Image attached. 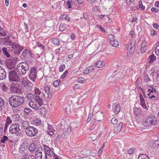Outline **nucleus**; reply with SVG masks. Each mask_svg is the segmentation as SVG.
I'll return each instance as SVG.
<instances>
[{
    "mask_svg": "<svg viewBox=\"0 0 159 159\" xmlns=\"http://www.w3.org/2000/svg\"><path fill=\"white\" fill-rule=\"evenodd\" d=\"M10 105L14 107L21 105L24 102V98L22 97L14 96L9 98Z\"/></svg>",
    "mask_w": 159,
    "mask_h": 159,
    "instance_id": "nucleus-1",
    "label": "nucleus"
},
{
    "mask_svg": "<svg viewBox=\"0 0 159 159\" xmlns=\"http://www.w3.org/2000/svg\"><path fill=\"white\" fill-rule=\"evenodd\" d=\"M29 69L28 64L26 62H22L18 64L16 70L20 75H23L26 74Z\"/></svg>",
    "mask_w": 159,
    "mask_h": 159,
    "instance_id": "nucleus-2",
    "label": "nucleus"
},
{
    "mask_svg": "<svg viewBox=\"0 0 159 159\" xmlns=\"http://www.w3.org/2000/svg\"><path fill=\"white\" fill-rule=\"evenodd\" d=\"M20 81L21 85L25 88L28 91H30L33 89V83L28 80L27 77H22Z\"/></svg>",
    "mask_w": 159,
    "mask_h": 159,
    "instance_id": "nucleus-3",
    "label": "nucleus"
},
{
    "mask_svg": "<svg viewBox=\"0 0 159 159\" xmlns=\"http://www.w3.org/2000/svg\"><path fill=\"white\" fill-rule=\"evenodd\" d=\"M8 43V46H9V48H12V50H14L16 53L17 54H19L23 49V48L21 47L16 43L9 41Z\"/></svg>",
    "mask_w": 159,
    "mask_h": 159,
    "instance_id": "nucleus-4",
    "label": "nucleus"
},
{
    "mask_svg": "<svg viewBox=\"0 0 159 159\" xmlns=\"http://www.w3.org/2000/svg\"><path fill=\"white\" fill-rule=\"evenodd\" d=\"M9 79L11 81L19 82L20 81L19 76L14 70H11L9 72Z\"/></svg>",
    "mask_w": 159,
    "mask_h": 159,
    "instance_id": "nucleus-5",
    "label": "nucleus"
},
{
    "mask_svg": "<svg viewBox=\"0 0 159 159\" xmlns=\"http://www.w3.org/2000/svg\"><path fill=\"white\" fill-rule=\"evenodd\" d=\"M37 71L35 67H33L30 69L28 77L34 82L35 80L37 77Z\"/></svg>",
    "mask_w": 159,
    "mask_h": 159,
    "instance_id": "nucleus-6",
    "label": "nucleus"
},
{
    "mask_svg": "<svg viewBox=\"0 0 159 159\" xmlns=\"http://www.w3.org/2000/svg\"><path fill=\"white\" fill-rule=\"evenodd\" d=\"M43 147L45 152V157L46 159L48 158V156L52 157L53 155H54V157L56 156V155L48 146L44 145Z\"/></svg>",
    "mask_w": 159,
    "mask_h": 159,
    "instance_id": "nucleus-7",
    "label": "nucleus"
},
{
    "mask_svg": "<svg viewBox=\"0 0 159 159\" xmlns=\"http://www.w3.org/2000/svg\"><path fill=\"white\" fill-rule=\"evenodd\" d=\"M145 123L148 125H150L151 124L154 125L157 124V121L155 117H154L153 116H151L147 118Z\"/></svg>",
    "mask_w": 159,
    "mask_h": 159,
    "instance_id": "nucleus-8",
    "label": "nucleus"
},
{
    "mask_svg": "<svg viewBox=\"0 0 159 159\" xmlns=\"http://www.w3.org/2000/svg\"><path fill=\"white\" fill-rule=\"evenodd\" d=\"M43 152V150L42 148H38L35 152V157L36 159H42Z\"/></svg>",
    "mask_w": 159,
    "mask_h": 159,
    "instance_id": "nucleus-9",
    "label": "nucleus"
},
{
    "mask_svg": "<svg viewBox=\"0 0 159 159\" xmlns=\"http://www.w3.org/2000/svg\"><path fill=\"white\" fill-rule=\"evenodd\" d=\"M153 152L157 154L159 153V140L156 141L153 144Z\"/></svg>",
    "mask_w": 159,
    "mask_h": 159,
    "instance_id": "nucleus-10",
    "label": "nucleus"
},
{
    "mask_svg": "<svg viewBox=\"0 0 159 159\" xmlns=\"http://www.w3.org/2000/svg\"><path fill=\"white\" fill-rule=\"evenodd\" d=\"M6 77V73L5 69L0 66V80L5 79Z\"/></svg>",
    "mask_w": 159,
    "mask_h": 159,
    "instance_id": "nucleus-11",
    "label": "nucleus"
},
{
    "mask_svg": "<svg viewBox=\"0 0 159 159\" xmlns=\"http://www.w3.org/2000/svg\"><path fill=\"white\" fill-rule=\"evenodd\" d=\"M34 100L39 106H41L43 104V100L39 95H35Z\"/></svg>",
    "mask_w": 159,
    "mask_h": 159,
    "instance_id": "nucleus-12",
    "label": "nucleus"
},
{
    "mask_svg": "<svg viewBox=\"0 0 159 159\" xmlns=\"http://www.w3.org/2000/svg\"><path fill=\"white\" fill-rule=\"evenodd\" d=\"M37 130H25V132L27 135L32 137L36 134Z\"/></svg>",
    "mask_w": 159,
    "mask_h": 159,
    "instance_id": "nucleus-13",
    "label": "nucleus"
},
{
    "mask_svg": "<svg viewBox=\"0 0 159 159\" xmlns=\"http://www.w3.org/2000/svg\"><path fill=\"white\" fill-rule=\"evenodd\" d=\"M103 114L102 111H98L96 114V120L97 121H100L103 118Z\"/></svg>",
    "mask_w": 159,
    "mask_h": 159,
    "instance_id": "nucleus-14",
    "label": "nucleus"
},
{
    "mask_svg": "<svg viewBox=\"0 0 159 159\" xmlns=\"http://www.w3.org/2000/svg\"><path fill=\"white\" fill-rule=\"evenodd\" d=\"M113 111L116 114H117L120 111V105L116 103H114L112 106Z\"/></svg>",
    "mask_w": 159,
    "mask_h": 159,
    "instance_id": "nucleus-15",
    "label": "nucleus"
},
{
    "mask_svg": "<svg viewBox=\"0 0 159 159\" xmlns=\"http://www.w3.org/2000/svg\"><path fill=\"white\" fill-rule=\"evenodd\" d=\"M44 91L47 95V96L49 98H51L52 97V94L51 93H50V87L48 86H44Z\"/></svg>",
    "mask_w": 159,
    "mask_h": 159,
    "instance_id": "nucleus-16",
    "label": "nucleus"
},
{
    "mask_svg": "<svg viewBox=\"0 0 159 159\" xmlns=\"http://www.w3.org/2000/svg\"><path fill=\"white\" fill-rule=\"evenodd\" d=\"M29 104L30 107L36 110H38L39 108V107L36 105L35 102L33 101H30Z\"/></svg>",
    "mask_w": 159,
    "mask_h": 159,
    "instance_id": "nucleus-17",
    "label": "nucleus"
},
{
    "mask_svg": "<svg viewBox=\"0 0 159 159\" xmlns=\"http://www.w3.org/2000/svg\"><path fill=\"white\" fill-rule=\"evenodd\" d=\"M135 43L134 42L129 43L128 44V47H127L128 50L131 51V52H133L135 49Z\"/></svg>",
    "mask_w": 159,
    "mask_h": 159,
    "instance_id": "nucleus-18",
    "label": "nucleus"
},
{
    "mask_svg": "<svg viewBox=\"0 0 159 159\" xmlns=\"http://www.w3.org/2000/svg\"><path fill=\"white\" fill-rule=\"evenodd\" d=\"M94 67L93 66H91L87 67L84 71V74H87L92 72L94 70Z\"/></svg>",
    "mask_w": 159,
    "mask_h": 159,
    "instance_id": "nucleus-19",
    "label": "nucleus"
},
{
    "mask_svg": "<svg viewBox=\"0 0 159 159\" xmlns=\"http://www.w3.org/2000/svg\"><path fill=\"white\" fill-rule=\"evenodd\" d=\"M147 42L144 41H143L141 44V51L142 53L144 52L147 49Z\"/></svg>",
    "mask_w": 159,
    "mask_h": 159,
    "instance_id": "nucleus-20",
    "label": "nucleus"
},
{
    "mask_svg": "<svg viewBox=\"0 0 159 159\" xmlns=\"http://www.w3.org/2000/svg\"><path fill=\"white\" fill-rule=\"evenodd\" d=\"M29 122L27 121H24L23 122L22 124L23 126L25 127L24 129H36L35 128H34L33 127L31 126H29Z\"/></svg>",
    "mask_w": 159,
    "mask_h": 159,
    "instance_id": "nucleus-21",
    "label": "nucleus"
},
{
    "mask_svg": "<svg viewBox=\"0 0 159 159\" xmlns=\"http://www.w3.org/2000/svg\"><path fill=\"white\" fill-rule=\"evenodd\" d=\"M6 122V123L5 125L4 129H7L8 125L12 122V120L10 117L8 116L7 117Z\"/></svg>",
    "mask_w": 159,
    "mask_h": 159,
    "instance_id": "nucleus-22",
    "label": "nucleus"
},
{
    "mask_svg": "<svg viewBox=\"0 0 159 159\" xmlns=\"http://www.w3.org/2000/svg\"><path fill=\"white\" fill-rule=\"evenodd\" d=\"M110 44L113 46L116 47L119 45V43L117 40L113 39V40H110Z\"/></svg>",
    "mask_w": 159,
    "mask_h": 159,
    "instance_id": "nucleus-23",
    "label": "nucleus"
},
{
    "mask_svg": "<svg viewBox=\"0 0 159 159\" xmlns=\"http://www.w3.org/2000/svg\"><path fill=\"white\" fill-rule=\"evenodd\" d=\"M105 64L104 62L101 61H99L95 63V65L98 68H102L104 66Z\"/></svg>",
    "mask_w": 159,
    "mask_h": 159,
    "instance_id": "nucleus-24",
    "label": "nucleus"
},
{
    "mask_svg": "<svg viewBox=\"0 0 159 159\" xmlns=\"http://www.w3.org/2000/svg\"><path fill=\"white\" fill-rule=\"evenodd\" d=\"M36 145L35 143H32L29 146V150L30 152H33L36 148Z\"/></svg>",
    "mask_w": 159,
    "mask_h": 159,
    "instance_id": "nucleus-25",
    "label": "nucleus"
},
{
    "mask_svg": "<svg viewBox=\"0 0 159 159\" xmlns=\"http://www.w3.org/2000/svg\"><path fill=\"white\" fill-rule=\"evenodd\" d=\"M156 57L153 54L150 56L148 57V61L149 63H152L155 61Z\"/></svg>",
    "mask_w": 159,
    "mask_h": 159,
    "instance_id": "nucleus-26",
    "label": "nucleus"
},
{
    "mask_svg": "<svg viewBox=\"0 0 159 159\" xmlns=\"http://www.w3.org/2000/svg\"><path fill=\"white\" fill-rule=\"evenodd\" d=\"M2 51L4 56H6L7 57H10V55L9 54L8 52V50L6 48H3L2 49Z\"/></svg>",
    "mask_w": 159,
    "mask_h": 159,
    "instance_id": "nucleus-27",
    "label": "nucleus"
},
{
    "mask_svg": "<svg viewBox=\"0 0 159 159\" xmlns=\"http://www.w3.org/2000/svg\"><path fill=\"white\" fill-rule=\"evenodd\" d=\"M74 4L75 2L73 0H72L71 1L68 0L66 3V5L68 6V8H70Z\"/></svg>",
    "mask_w": 159,
    "mask_h": 159,
    "instance_id": "nucleus-28",
    "label": "nucleus"
},
{
    "mask_svg": "<svg viewBox=\"0 0 159 159\" xmlns=\"http://www.w3.org/2000/svg\"><path fill=\"white\" fill-rule=\"evenodd\" d=\"M20 117V116L19 114H14L12 116V119L14 121H18L19 120Z\"/></svg>",
    "mask_w": 159,
    "mask_h": 159,
    "instance_id": "nucleus-29",
    "label": "nucleus"
},
{
    "mask_svg": "<svg viewBox=\"0 0 159 159\" xmlns=\"http://www.w3.org/2000/svg\"><path fill=\"white\" fill-rule=\"evenodd\" d=\"M10 90L12 92H13L14 93H17L18 92V89L15 84L12 85L11 86Z\"/></svg>",
    "mask_w": 159,
    "mask_h": 159,
    "instance_id": "nucleus-30",
    "label": "nucleus"
},
{
    "mask_svg": "<svg viewBox=\"0 0 159 159\" xmlns=\"http://www.w3.org/2000/svg\"><path fill=\"white\" fill-rule=\"evenodd\" d=\"M139 159H149V157L145 154H140L139 155L138 157Z\"/></svg>",
    "mask_w": 159,
    "mask_h": 159,
    "instance_id": "nucleus-31",
    "label": "nucleus"
},
{
    "mask_svg": "<svg viewBox=\"0 0 159 159\" xmlns=\"http://www.w3.org/2000/svg\"><path fill=\"white\" fill-rule=\"evenodd\" d=\"M9 129H20L18 125L16 124L12 125L10 127Z\"/></svg>",
    "mask_w": 159,
    "mask_h": 159,
    "instance_id": "nucleus-32",
    "label": "nucleus"
},
{
    "mask_svg": "<svg viewBox=\"0 0 159 159\" xmlns=\"http://www.w3.org/2000/svg\"><path fill=\"white\" fill-rule=\"evenodd\" d=\"M4 104L3 99L0 97V111L2 110V108Z\"/></svg>",
    "mask_w": 159,
    "mask_h": 159,
    "instance_id": "nucleus-33",
    "label": "nucleus"
},
{
    "mask_svg": "<svg viewBox=\"0 0 159 159\" xmlns=\"http://www.w3.org/2000/svg\"><path fill=\"white\" fill-rule=\"evenodd\" d=\"M34 94L35 95H40L41 93V92L40 90L37 88H34Z\"/></svg>",
    "mask_w": 159,
    "mask_h": 159,
    "instance_id": "nucleus-34",
    "label": "nucleus"
},
{
    "mask_svg": "<svg viewBox=\"0 0 159 159\" xmlns=\"http://www.w3.org/2000/svg\"><path fill=\"white\" fill-rule=\"evenodd\" d=\"M70 128L71 129H74L75 128H78V125L75 122L71 123L70 124Z\"/></svg>",
    "mask_w": 159,
    "mask_h": 159,
    "instance_id": "nucleus-35",
    "label": "nucleus"
},
{
    "mask_svg": "<svg viewBox=\"0 0 159 159\" xmlns=\"http://www.w3.org/2000/svg\"><path fill=\"white\" fill-rule=\"evenodd\" d=\"M26 98L28 99L31 100L34 99V95L31 93H29L26 95Z\"/></svg>",
    "mask_w": 159,
    "mask_h": 159,
    "instance_id": "nucleus-36",
    "label": "nucleus"
},
{
    "mask_svg": "<svg viewBox=\"0 0 159 159\" xmlns=\"http://www.w3.org/2000/svg\"><path fill=\"white\" fill-rule=\"evenodd\" d=\"M66 29L65 25L63 24L60 25L59 27V30L61 31H64Z\"/></svg>",
    "mask_w": 159,
    "mask_h": 159,
    "instance_id": "nucleus-37",
    "label": "nucleus"
},
{
    "mask_svg": "<svg viewBox=\"0 0 159 159\" xmlns=\"http://www.w3.org/2000/svg\"><path fill=\"white\" fill-rule=\"evenodd\" d=\"M96 27L99 30L104 33H105L106 32L105 29L103 28L100 25L97 24L96 25Z\"/></svg>",
    "mask_w": 159,
    "mask_h": 159,
    "instance_id": "nucleus-38",
    "label": "nucleus"
},
{
    "mask_svg": "<svg viewBox=\"0 0 159 159\" xmlns=\"http://www.w3.org/2000/svg\"><path fill=\"white\" fill-rule=\"evenodd\" d=\"M60 82V80H57L54 82L53 85L54 87H57L59 85Z\"/></svg>",
    "mask_w": 159,
    "mask_h": 159,
    "instance_id": "nucleus-39",
    "label": "nucleus"
},
{
    "mask_svg": "<svg viewBox=\"0 0 159 159\" xmlns=\"http://www.w3.org/2000/svg\"><path fill=\"white\" fill-rule=\"evenodd\" d=\"M111 122L113 124L116 125L117 123L118 120L116 118L114 117L111 120Z\"/></svg>",
    "mask_w": 159,
    "mask_h": 159,
    "instance_id": "nucleus-40",
    "label": "nucleus"
},
{
    "mask_svg": "<svg viewBox=\"0 0 159 159\" xmlns=\"http://www.w3.org/2000/svg\"><path fill=\"white\" fill-rule=\"evenodd\" d=\"M52 42L55 44H58L59 42V40L58 39L54 38L52 39Z\"/></svg>",
    "mask_w": 159,
    "mask_h": 159,
    "instance_id": "nucleus-41",
    "label": "nucleus"
},
{
    "mask_svg": "<svg viewBox=\"0 0 159 159\" xmlns=\"http://www.w3.org/2000/svg\"><path fill=\"white\" fill-rule=\"evenodd\" d=\"M144 80L145 82H148L151 81V79L148 77V75H144Z\"/></svg>",
    "mask_w": 159,
    "mask_h": 159,
    "instance_id": "nucleus-42",
    "label": "nucleus"
},
{
    "mask_svg": "<svg viewBox=\"0 0 159 159\" xmlns=\"http://www.w3.org/2000/svg\"><path fill=\"white\" fill-rule=\"evenodd\" d=\"M34 123L35 125L38 126L41 125V121L40 120L36 119L35 120H34Z\"/></svg>",
    "mask_w": 159,
    "mask_h": 159,
    "instance_id": "nucleus-43",
    "label": "nucleus"
},
{
    "mask_svg": "<svg viewBox=\"0 0 159 159\" xmlns=\"http://www.w3.org/2000/svg\"><path fill=\"white\" fill-rule=\"evenodd\" d=\"M139 7L141 9V10H144L145 7L144 6H143L142 4V2L141 1H139Z\"/></svg>",
    "mask_w": 159,
    "mask_h": 159,
    "instance_id": "nucleus-44",
    "label": "nucleus"
},
{
    "mask_svg": "<svg viewBox=\"0 0 159 159\" xmlns=\"http://www.w3.org/2000/svg\"><path fill=\"white\" fill-rule=\"evenodd\" d=\"M9 37H6L5 38H3V39L4 41L5 42V43L7 45H8V42L9 41H10V40H9Z\"/></svg>",
    "mask_w": 159,
    "mask_h": 159,
    "instance_id": "nucleus-45",
    "label": "nucleus"
},
{
    "mask_svg": "<svg viewBox=\"0 0 159 159\" xmlns=\"http://www.w3.org/2000/svg\"><path fill=\"white\" fill-rule=\"evenodd\" d=\"M31 111V109L28 108H25L24 109V112L28 115Z\"/></svg>",
    "mask_w": 159,
    "mask_h": 159,
    "instance_id": "nucleus-46",
    "label": "nucleus"
},
{
    "mask_svg": "<svg viewBox=\"0 0 159 159\" xmlns=\"http://www.w3.org/2000/svg\"><path fill=\"white\" fill-rule=\"evenodd\" d=\"M8 139V137L6 136H4L3 138L1 139V141L2 143H4Z\"/></svg>",
    "mask_w": 159,
    "mask_h": 159,
    "instance_id": "nucleus-47",
    "label": "nucleus"
},
{
    "mask_svg": "<svg viewBox=\"0 0 159 159\" xmlns=\"http://www.w3.org/2000/svg\"><path fill=\"white\" fill-rule=\"evenodd\" d=\"M54 130H52L50 131V130H47V132L48 134L51 136H52L54 134Z\"/></svg>",
    "mask_w": 159,
    "mask_h": 159,
    "instance_id": "nucleus-48",
    "label": "nucleus"
},
{
    "mask_svg": "<svg viewBox=\"0 0 159 159\" xmlns=\"http://www.w3.org/2000/svg\"><path fill=\"white\" fill-rule=\"evenodd\" d=\"M84 80V79L82 77H80L77 79L78 81L80 83H82L83 82Z\"/></svg>",
    "mask_w": 159,
    "mask_h": 159,
    "instance_id": "nucleus-49",
    "label": "nucleus"
},
{
    "mask_svg": "<svg viewBox=\"0 0 159 159\" xmlns=\"http://www.w3.org/2000/svg\"><path fill=\"white\" fill-rule=\"evenodd\" d=\"M155 52L157 55L159 56V45L156 47Z\"/></svg>",
    "mask_w": 159,
    "mask_h": 159,
    "instance_id": "nucleus-50",
    "label": "nucleus"
},
{
    "mask_svg": "<svg viewBox=\"0 0 159 159\" xmlns=\"http://www.w3.org/2000/svg\"><path fill=\"white\" fill-rule=\"evenodd\" d=\"M67 73H68V71L67 70H66L65 71L64 74H63V75H62L61 76V78L62 79H63L64 78H65L66 76L67 75Z\"/></svg>",
    "mask_w": 159,
    "mask_h": 159,
    "instance_id": "nucleus-51",
    "label": "nucleus"
},
{
    "mask_svg": "<svg viewBox=\"0 0 159 159\" xmlns=\"http://www.w3.org/2000/svg\"><path fill=\"white\" fill-rule=\"evenodd\" d=\"M67 73H68V71L67 70H66L65 71L64 74H63V75H62L61 76V78L62 79H63L64 78H65L66 76L67 75Z\"/></svg>",
    "mask_w": 159,
    "mask_h": 159,
    "instance_id": "nucleus-52",
    "label": "nucleus"
},
{
    "mask_svg": "<svg viewBox=\"0 0 159 159\" xmlns=\"http://www.w3.org/2000/svg\"><path fill=\"white\" fill-rule=\"evenodd\" d=\"M37 46L39 47H41L42 49H43L45 48L44 46L39 42L37 43Z\"/></svg>",
    "mask_w": 159,
    "mask_h": 159,
    "instance_id": "nucleus-53",
    "label": "nucleus"
},
{
    "mask_svg": "<svg viewBox=\"0 0 159 159\" xmlns=\"http://www.w3.org/2000/svg\"><path fill=\"white\" fill-rule=\"evenodd\" d=\"M16 130H9V132L12 134L15 133L16 135H18V131H16Z\"/></svg>",
    "mask_w": 159,
    "mask_h": 159,
    "instance_id": "nucleus-54",
    "label": "nucleus"
},
{
    "mask_svg": "<svg viewBox=\"0 0 159 159\" xmlns=\"http://www.w3.org/2000/svg\"><path fill=\"white\" fill-rule=\"evenodd\" d=\"M67 17V15L64 14L61 15L60 17V19L62 20H66Z\"/></svg>",
    "mask_w": 159,
    "mask_h": 159,
    "instance_id": "nucleus-55",
    "label": "nucleus"
},
{
    "mask_svg": "<svg viewBox=\"0 0 159 159\" xmlns=\"http://www.w3.org/2000/svg\"><path fill=\"white\" fill-rule=\"evenodd\" d=\"M157 34V32L156 31H154L153 30H151L150 31V35L152 36L155 35Z\"/></svg>",
    "mask_w": 159,
    "mask_h": 159,
    "instance_id": "nucleus-56",
    "label": "nucleus"
},
{
    "mask_svg": "<svg viewBox=\"0 0 159 159\" xmlns=\"http://www.w3.org/2000/svg\"><path fill=\"white\" fill-rule=\"evenodd\" d=\"M151 10L152 12H157L159 11V9L155 7H152L151 9Z\"/></svg>",
    "mask_w": 159,
    "mask_h": 159,
    "instance_id": "nucleus-57",
    "label": "nucleus"
},
{
    "mask_svg": "<svg viewBox=\"0 0 159 159\" xmlns=\"http://www.w3.org/2000/svg\"><path fill=\"white\" fill-rule=\"evenodd\" d=\"M141 105L145 109H146L147 108V106L145 103V102L140 103Z\"/></svg>",
    "mask_w": 159,
    "mask_h": 159,
    "instance_id": "nucleus-58",
    "label": "nucleus"
},
{
    "mask_svg": "<svg viewBox=\"0 0 159 159\" xmlns=\"http://www.w3.org/2000/svg\"><path fill=\"white\" fill-rule=\"evenodd\" d=\"M123 126V124L122 123H120L117 126V129H122Z\"/></svg>",
    "mask_w": 159,
    "mask_h": 159,
    "instance_id": "nucleus-59",
    "label": "nucleus"
},
{
    "mask_svg": "<svg viewBox=\"0 0 159 159\" xmlns=\"http://www.w3.org/2000/svg\"><path fill=\"white\" fill-rule=\"evenodd\" d=\"M134 0H126L127 3L129 5L133 2Z\"/></svg>",
    "mask_w": 159,
    "mask_h": 159,
    "instance_id": "nucleus-60",
    "label": "nucleus"
},
{
    "mask_svg": "<svg viewBox=\"0 0 159 159\" xmlns=\"http://www.w3.org/2000/svg\"><path fill=\"white\" fill-rule=\"evenodd\" d=\"M71 130H65L64 132L65 135H67L69 134L71 132Z\"/></svg>",
    "mask_w": 159,
    "mask_h": 159,
    "instance_id": "nucleus-61",
    "label": "nucleus"
},
{
    "mask_svg": "<svg viewBox=\"0 0 159 159\" xmlns=\"http://www.w3.org/2000/svg\"><path fill=\"white\" fill-rule=\"evenodd\" d=\"M7 89V86L5 85H3L2 86V90L4 91H6Z\"/></svg>",
    "mask_w": 159,
    "mask_h": 159,
    "instance_id": "nucleus-62",
    "label": "nucleus"
},
{
    "mask_svg": "<svg viewBox=\"0 0 159 159\" xmlns=\"http://www.w3.org/2000/svg\"><path fill=\"white\" fill-rule=\"evenodd\" d=\"M114 37V36H113V35L112 34H109L108 35V38L110 40H113V39H113Z\"/></svg>",
    "mask_w": 159,
    "mask_h": 159,
    "instance_id": "nucleus-63",
    "label": "nucleus"
},
{
    "mask_svg": "<svg viewBox=\"0 0 159 159\" xmlns=\"http://www.w3.org/2000/svg\"><path fill=\"white\" fill-rule=\"evenodd\" d=\"M28 159H36L35 156L33 155H30L28 157Z\"/></svg>",
    "mask_w": 159,
    "mask_h": 159,
    "instance_id": "nucleus-64",
    "label": "nucleus"
}]
</instances>
